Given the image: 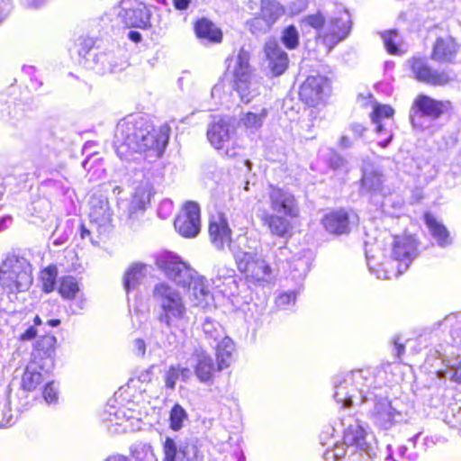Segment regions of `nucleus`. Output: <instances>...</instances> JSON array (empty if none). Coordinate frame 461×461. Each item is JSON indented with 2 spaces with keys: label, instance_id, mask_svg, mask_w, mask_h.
Here are the masks:
<instances>
[{
  "label": "nucleus",
  "instance_id": "ddd939ff",
  "mask_svg": "<svg viewBox=\"0 0 461 461\" xmlns=\"http://www.w3.org/2000/svg\"><path fill=\"white\" fill-rule=\"evenodd\" d=\"M350 28L348 15L342 14L329 21L326 28L318 34L317 40L330 51L348 36Z\"/></svg>",
  "mask_w": 461,
  "mask_h": 461
},
{
  "label": "nucleus",
  "instance_id": "c756f323",
  "mask_svg": "<svg viewBox=\"0 0 461 461\" xmlns=\"http://www.w3.org/2000/svg\"><path fill=\"white\" fill-rule=\"evenodd\" d=\"M234 350L235 345L230 339H224L217 344L215 357L218 369L222 371L230 366Z\"/></svg>",
  "mask_w": 461,
  "mask_h": 461
},
{
  "label": "nucleus",
  "instance_id": "e433bc0d",
  "mask_svg": "<svg viewBox=\"0 0 461 461\" xmlns=\"http://www.w3.org/2000/svg\"><path fill=\"white\" fill-rule=\"evenodd\" d=\"M381 36L384 40V48L389 54L402 55L403 53L400 44L396 41L397 32L395 30L384 32Z\"/></svg>",
  "mask_w": 461,
  "mask_h": 461
},
{
  "label": "nucleus",
  "instance_id": "4be33fe9",
  "mask_svg": "<svg viewBox=\"0 0 461 461\" xmlns=\"http://www.w3.org/2000/svg\"><path fill=\"white\" fill-rule=\"evenodd\" d=\"M193 31L197 40L211 44H221L223 41V32L212 20L200 17L194 21Z\"/></svg>",
  "mask_w": 461,
  "mask_h": 461
},
{
  "label": "nucleus",
  "instance_id": "412c9836",
  "mask_svg": "<svg viewBox=\"0 0 461 461\" xmlns=\"http://www.w3.org/2000/svg\"><path fill=\"white\" fill-rule=\"evenodd\" d=\"M321 224L330 234H348L350 231L349 212L343 208L332 210L323 215Z\"/></svg>",
  "mask_w": 461,
  "mask_h": 461
},
{
  "label": "nucleus",
  "instance_id": "f257e3e1",
  "mask_svg": "<svg viewBox=\"0 0 461 461\" xmlns=\"http://www.w3.org/2000/svg\"><path fill=\"white\" fill-rule=\"evenodd\" d=\"M170 131L167 124L154 127L143 117L126 116L115 126V152L121 159H128L135 153L160 158L168 143Z\"/></svg>",
  "mask_w": 461,
  "mask_h": 461
},
{
  "label": "nucleus",
  "instance_id": "a18cd8bd",
  "mask_svg": "<svg viewBox=\"0 0 461 461\" xmlns=\"http://www.w3.org/2000/svg\"><path fill=\"white\" fill-rule=\"evenodd\" d=\"M42 395H43L44 400L48 403H53V402H57L58 392H57L56 388L54 387L53 382H49L46 384V385L43 389V392H42Z\"/></svg>",
  "mask_w": 461,
  "mask_h": 461
},
{
  "label": "nucleus",
  "instance_id": "f704fd0d",
  "mask_svg": "<svg viewBox=\"0 0 461 461\" xmlns=\"http://www.w3.org/2000/svg\"><path fill=\"white\" fill-rule=\"evenodd\" d=\"M187 418L185 409L178 403L173 405L169 411V427L174 431H178L182 427L184 420Z\"/></svg>",
  "mask_w": 461,
  "mask_h": 461
},
{
  "label": "nucleus",
  "instance_id": "e2e57ef3",
  "mask_svg": "<svg viewBox=\"0 0 461 461\" xmlns=\"http://www.w3.org/2000/svg\"><path fill=\"white\" fill-rule=\"evenodd\" d=\"M367 374H368V375H374V373H372V372H370V371H368V370H367Z\"/></svg>",
  "mask_w": 461,
  "mask_h": 461
},
{
  "label": "nucleus",
  "instance_id": "bf43d9fd",
  "mask_svg": "<svg viewBox=\"0 0 461 461\" xmlns=\"http://www.w3.org/2000/svg\"><path fill=\"white\" fill-rule=\"evenodd\" d=\"M33 323H34V326H40L42 323L41 319L39 315H36L33 318Z\"/></svg>",
  "mask_w": 461,
  "mask_h": 461
},
{
  "label": "nucleus",
  "instance_id": "473e14b6",
  "mask_svg": "<svg viewBox=\"0 0 461 461\" xmlns=\"http://www.w3.org/2000/svg\"><path fill=\"white\" fill-rule=\"evenodd\" d=\"M151 196V191L148 186L136 187L131 199V212L146 210L150 203Z\"/></svg>",
  "mask_w": 461,
  "mask_h": 461
},
{
  "label": "nucleus",
  "instance_id": "c9c22d12",
  "mask_svg": "<svg viewBox=\"0 0 461 461\" xmlns=\"http://www.w3.org/2000/svg\"><path fill=\"white\" fill-rule=\"evenodd\" d=\"M281 41L287 50H295L299 46V33L294 24L288 25L283 30Z\"/></svg>",
  "mask_w": 461,
  "mask_h": 461
},
{
  "label": "nucleus",
  "instance_id": "1a4fd4ad",
  "mask_svg": "<svg viewBox=\"0 0 461 461\" xmlns=\"http://www.w3.org/2000/svg\"><path fill=\"white\" fill-rule=\"evenodd\" d=\"M259 13L247 21L252 34H264L285 14V8L277 0H259Z\"/></svg>",
  "mask_w": 461,
  "mask_h": 461
},
{
  "label": "nucleus",
  "instance_id": "4468645a",
  "mask_svg": "<svg viewBox=\"0 0 461 461\" xmlns=\"http://www.w3.org/2000/svg\"><path fill=\"white\" fill-rule=\"evenodd\" d=\"M461 45L452 35L438 36L430 50V59L439 64H454L459 55Z\"/></svg>",
  "mask_w": 461,
  "mask_h": 461
},
{
  "label": "nucleus",
  "instance_id": "f8f14e48",
  "mask_svg": "<svg viewBox=\"0 0 461 461\" xmlns=\"http://www.w3.org/2000/svg\"><path fill=\"white\" fill-rule=\"evenodd\" d=\"M200 208L194 202H186L174 221L176 230L185 238H194L200 231Z\"/></svg>",
  "mask_w": 461,
  "mask_h": 461
},
{
  "label": "nucleus",
  "instance_id": "aec40b11",
  "mask_svg": "<svg viewBox=\"0 0 461 461\" xmlns=\"http://www.w3.org/2000/svg\"><path fill=\"white\" fill-rule=\"evenodd\" d=\"M157 267L162 270L167 278L177 283L182 282V278L188 275L187 266L179 257L171 253H164L157 258Z\"/></svg>",
  "mask_w": 461,
  "mask_h": 461
},
{
  "label": "nucleus",
  "instance_id": "39448f33",
  "mask_svg": "<svg viewBox=\"0 0 461 461\" xmlns=\"http://www.w3.org/2000/svg\"><path fill=\"white\" fill-rule=\"evenodd\" d=\"M235 265L246 283L262 285L268 282L272 275L270 264L258 253L240 252L235 256Z\"/></svg>",
  "mask_w": 461,
  "mask_h": 461
},
{
  "label": "nucleus",
  "instance_id": "7ed1b4c3",
  "mask_svg": "<svg viewBox=\"0 0 461 461\" xmlns=\"http://www.w3.org/2000/svg\"><path fill=\"white\" fill-rule=\"evenodd\" d=\"M153 296L159 303L158 321L173 330H183L188 323L187 308L179 293L168 284L161 282L153 288Z\"/></svg>",
  "mask_w": 461,
  "mask_h": 461
},
{
  "label": "nucleus",
  "instance_id": "5fc2aeb1",
  "mask_svg": "<svg viewBox=\"0 0 461 461\" xmlns=\"http://www.w3.org/2000/svg\"><path fill=\"white\" fill-rule=\"evenodd\" d=\"M364 373V370L363 369H359V370H357V371H353L350 375V378L352 380H359V379H367V376L366 375H363Z\"/></svg>",
  "mask_w": 461,
  "mask_h": 461
},
{
  "label": "nucleus",
  "instance_id": "6e6552de",
  "mask_svg": "<svg viewBox=\"0 0 461 461\" xmlns=\"http://www.w3.org/2000/svg\"><path fill=\"white\" fill-rule=\"evenodd\" d=\"M330 92L327 77L317 74L308 76L299 87V100L309 108L325 104V98Z\"/></svg>",
  "mask_w": 461,
  "mask_h": 461
},
{
  "label": "nucleus",
  "instance_id": "a19ab883",
  "mask_svg": "<svg viewBox=\"0 0 461 461\" xmlns=\"http://www.w3.org/2000/svg\"><path fill=\"white\" fill-rule=\"evenodd\" d=\"M267 110H263L260 113L251 112L246 113L242 117V122L247 128H259L262 125L264 118L267 116Z\"/></svg>",
  "mask_w": 461,
  "mask_h": 461
},
{
  "label": "nucleus",
  "instance_id": "37998d69",
  "mask_svg": "<svg viewBox=\"0 0 461 461\" xmlns=\"http://www.w3.org/2000/svg\"><path fill=\"white\" fill-rule=\"evenodd\" d=\"M162 447L164 453L163 461H176L177 450L175 440L168 437L166 438Z\"/></svg>",
  "mask_w": 461,
  "mask_h": 461
},
{
  "label": "nucleus",
  "instance_id": "5701e85b",
  "mask_svg": "<svg viewBox=\"0 0 461 461\" xmlns=\"http://www.w3.org/2000/svg\"><path fill=\"white\" fill-rule=\"evenodd\" d=\"M401 413L396 411L392 402L386 399L378 400L375 402L371 417L375 423L382 429H389L393 426Z\"/></svg>",
  "mask_w": 461,
  "mask_h": 461
},
{
  "label": "nucleus",
  "instance_id": "c03bdc74",
  "mask_svg": "<svg viewBox=\"0 0 461 461\" xmlns=\"http://www.w3.org/2000/svg\"><path fill=\"white\" fill-rule=\"evenodd\" d=\"M179 461H200L197 449L192 445H185L180 447Z\"/></svg>",
  "mask_w": 461,
  "mask_h": 461
},
{
  "label": "nucleus",
  "instance_id": "864d4df0",
  "mask_svg": "<svg viewBox=\"0 0 461 461\" xmlns=\"http://www.w3.org/2000/svg\"><path fill=\"white\" fill-rule=\"evenodd\" d=\"M128 38L135 43H139L142 39L141 34L137 31H131L128 33Z\"/></svg>",
  "mask_w": 461,
  "mask_h": 461
},
{
  "label": "nucleus",
  "instance_id": "a211bd4d",
  "mask_svg": "<svg viewBox=\"0 0 461 461\" xmlns=\"http://www.w3.org/2000/svg\"><path fill=\"white\" fill-rule=\"evenodd\" d=\"M418 254V242L411 234L394 235L392 244V258L408 267Z\"/></svg>",
  "mask_w": 461,
  "mask_h": 461
},
{
  "label": "nucleus",
  "instance_id": "680f3d73",
  "mask_svg": "<svg viewBox=\"0 0 461 461\" xmlns=\"http://www.w3.org/2000/svg\"><path fill=\"white\" fill-rule=\"evenodd\" d=\"M12 419H8L5 422L0 421V426L5 427L10 424Z\"/></svg>",
  "mask_w": 461,
  "mask_h": 461
},
{
  "label": "nucleus",
  "instance_id": "72a5a7b5",
  "mask_svg": "<svg viewBox=\"0 0 461 461\" xmlns=\"http://www.w3.org/2000/svg\"><path fill=\"white\" fill-rule=\"evenodd\" d=\"M58 274V267L54 264H50L41 270L39 281L43 293L50 294L55 290Z\"/></svg>",
  "mask_w": 461,
  "mask_h": 461
},
{
  "label": "nucleus",
  "instance_id": "2eb2a0df",
  "mask_svg": "<svg viewBox=\"0 0 461 461\" xmlns=\"http://www.w3.org/2000/svg\"><path fill=\"white\" fill-rule=\"evenodd\" d=\"M412 110L420 116L437 120L452 110L449 100H438L425 94H419L413 100Z\"/></svg>",
  "mask_w": 461,
  "mask_h": 461
},
{
  "label": "nucleus",
  "instance_id": "f03ea898",
  "mask_svg": "<svg viewBox=\"0 0 461 461\" xmlns=\"http://www.w3.org/2000/svg\"><path fill=\"white\" fill-rule=\"evenodd\" d=\"M255 209L262 225L276 239L290 240L294 233L293 220L301 214L297 196L289 189L268 184L258 197Z\"/></svg>",
  "mask_w": 461,
  "mask_h": 461
},
{
  "label": "nucleus",
  "instance_id": "f3484780",
  "mask_svg": "<svg viewBox=\"0 0 461 461\" xmlns=\"http://www.w3.org/2000/svg\"><path fill=\"white\" fill-rule=\"evenodd\" d=\"M263 51L267 68L272 77H280L288 69L290 62L288 54L281 48L276 39L266 41Z\"/></svg>",
  "mask_w": 461,
  "mask_h": 461
},
{
  "label": "nucleus",
  "instance_id": "393cba45",
  "mask_svg": "<svg viewBox=\"0 0 461 461\" xmlns=\"http://www.w3.org/2000/svg\"><path fill=\"white\" fill-rule=\"evenodd\" d=\"M194 306L205 308L213 299L209 285L203 277L192 278L188 283Z\"/></svg>",
  "mask_w": 461,
  "mask_h": 461
},
{
  "label": "nucleus",
  "instance_id": "09e8293b",
  "mask_svg": "<svg viewBox=\"0 0 461 461\" xmlns=\"http://www.w3.org/2000/svg\"><path fill=\"white\" fill-rule=\"evenodd\" d=\"M451 379L454 382L461 384V361L454 368Z\"/></svg>",
  "mask_w": 461,
  "mask_h": 461
},
{
  "label": "nucleus",
  "instance_id": "8fccbe9b",
  "mask_svg": "<svg viewBox=\"0 0 461 461\" xmlns=\"http://www.w3.org/2000/svg\"><path fill=\"white\" fill-rule=\"evenodd\" d=\"M394 350H395V355H396L397 358H401L405 352L404 344H402V342H400L398 340H395L394 341Z\"/></svg>",
  "mask_w": 461,
  "mask_h": 461
},
{
  "label": "nucleus",
  "instance_id": "7c9ffc66",
  "mask_svg": "<svg viewBox=\"0 0 461 461\" xmlns=\"http://www.w3.org/2000/svg\"><path fill=\"white\" fill-rule=\"evenodd\" d=\"M343 442L348 447L363 449L366 445V431L358 424L349 425L343 433Z\"/></svg>",
  "mask_w": 461,
  "mask_h": 461
},
{
  "label": "nucleus",
  "instance_id": "49530a36",
  "mask_svg": "<svg viewBox=\"0 0 461 461\" xmlns=\"http://www.w3.org/2000/svg\"><path fill=\"white\" fill-rule=\"evenodd\" d=\"M37 336V330L34 326H31L28 329L24 330L22 334L19 336L20 340H31L34 339Z\"/></svg>",
  "mask_w": 461,
  "mask_h": 461
},
{
  "label": "nucleus",
  "instance_id": "cd10ccee",
  "mask_svg": "<svg viewBox=\"0 0 461 461\" xmlns=\"http://www.w3.org/2000/svg\"><path fill=\"white\" fill-rule=\"evenodd\" d=\"M45 375L47 374L41 368L35 367V365L30 363L22 375V389L27 392L35 391L43 384Z\"/></svg>",
  "mask_w": 461,
  "mask_h": 461
},
{
  "label": "nucleus",
  "instance_id": "20e7f679",
  "mask_svg": "<svg viewBox=\"0 0 461 461\" xmlns=\"http://www.w3.org/2000/svg\"><path fill=\"white\" fill-rule=\"evenodd\" d=\"M33 281L32 267L16 256L7 257L0 266V287L7 294L27 291Z\"/></svg>",
  "mask_w": 461,
  "mask_h": 461
},
{
  "label": "nucleus",
  "instance_id": "3c124183",
  "mask_svg": "<svg viewBox=\"0 0 461 461\" xmlns=\"http://www.w3.org/2000/svg\"><path fill=\"white\" fill-rule=\"evenodd\" d=\"M224 461H245V456L241 452H237L230 456H226Z\"/></svg>",
  "mask_w": 461,
  "mask_h": 461
},
{
  "label": "nucleus",
  "instance_id": "9b49d317",
  "mask_svg": "<svg viewBox=\"0 0 461 461\" xmlns=\"http://www.w3.org/2000/svg\"><path fill=\"white\" fill-rule=\"evenodd\" d=\"M122 7L119 13L121 22L126 28L148 30L151 28V13L140 0H122Z\"/></svg>",
  "mask_w": 461,
  "mask_h": 461
},
{
  "label": "nucleus",
  "instance_id": "423d86ee",
  "mask_svg": "<svg viewBox=\"0 0 461 461\" xmlns=\"http://www.w3.org/2000/svg\"><path fill=\"white\" fill-rule=\"evenodd\" d=\"M407 66L412 77L419 83L434 87H444L456 78L451 69H437L432 68L427 59L421 56H412L408 59Z\"/></svg>",
  "mask_w": 461,
  "mask_h": 461
},
{
  "label": "nucleus",
  "instance_id": "6ab92c4d",
  "mask_svg": "<svg viewBox=\"0 0 461 461\" xmlns=\"http://www.w3.org/2000/svg\"><path fill=\"white\" fill-rule=\"evenodd\" d=\"M250 54L244 47L238 51L236 64L232 71L233 89L242 93L249 90L251 78Z\"/></svg>",
  "mask_w": 461,
  "mask_h": 461
},
{
  "label": "nucleus",
  "instance_id": "dca6fc26",
  "mask_svg": "<svg viewBox=\"0 0 461 461\" xmlns=\"http://www.w3.org/2000/svg\"><path fill=\"white\" fill-rule=\"evenodd\" d=\"M208 234L212 244L218 249H223L232 242V230L223 212H218L210 216Z\"/></svg>",
  "mask_w": 461,
  "mask_h": 461
},
{
  "label": "nucleus",
  "instance_id": "de8ad7c7",
  "mask_svg": "<svg viewBox=\"0 0 461 461\" xmlns=\"http://www.w3.org/2000/svg\"><path fill=\"white\" fill-rule=\"evenodd\" d=\"M191 3V0H173V6L178 11L186 10Z\"/></svg>",
  "mask_w": 461,
  "mask_h": 461
},
{
  "label": "nucleus",
  "instance_id": "ea45409f",
  "mask_svg": "<svg viewBox=\"0 0 461 461\" xmlns=\"http://www.w3.org/2000/svg\"><path fill=\"white\" fill-rule=\"evenodd\" d=\"M384 176L377 171H372L362 178V185L368 190H377L383 185Z\"/></svg>",
  "mask_w": 461,
  "mask_h": 461
},
{
  "label": "nucleus",
  "instance_id": "c85d7f7f",
  "mask_svg": "<svg viewBox=\"0 0 461 461\" xmlns=\"http://www.w3.org/2000/svg\"><path fill=\"white\" fill-rule=\"evenodd\" d=\"M423 220L439 246L445 247L450 243L447 229L431 212H426L423 214Z\"/></svg>",
  "mask_w": 461,
  "mask_h": 461
},
{
  "label": "nucleus",
  "instance_id": "0eeeda50",
  "mask_svg": "<svg viewBox=\"0 0 461 461\" xmlns=\"http://www.w3.org/2000/svg\"><path fill=\"white\" fill-rule=\"evenodd\" d=\"M206 136L211 145L222 151L226 157L234 158L238 155L240 145L235 139V128L229 119L213 121L208 127Z\"/></svg>",
  "mask_w": 461,
  "mask_h": 461
},
{
  "label": "nucleus",
  "instance_id": "4c0bfd02",
  "mask_svg": "<svg viewBox=\"0 0 461 461\" xmlns=\"http://www.w3.org/2000/svg\"><path fill=\"white\" fill-rule=\"evenodd\" d=\"M142 267L135 265L130 267L124 275V288L127 292L135 288L140 283L142 277Z\"/></svg>",
  "mask_w": 461,
  "mask_h": 461
},
{
  "label": "nucleus",
  "instance_id": "bb28decb",
  "mask_svg": "<svg viewBox=\"0 0 461 461\" xmlns=\"http://www.w3.org/2000/svg\"><path fill=\"white\" fill-rule=\"evenodd\" d=\"M372 112L369 114L370 120L375 124L377 133L387 131V129L382 123L383 120L393 119L394 110L390 104H380L377 101L371 103Z\"/></svg>",
  "mask_w": 461,
  "mask_h": 461
},
{
  "label": "nucleus",
  "instance_id": "9d476101",
  "mask_svg": "<svg viewBox=\"0 0 461 461\" xmlns=\"http://www.w3.org/2000/svg\"><path fill=\"white\" fill-rule=\"evenodd\" d=\"M57 348L58 340L54 335L46 333L40 336L33 344L30 363L50 374L55 366Z\"/></svg>",
  "mask_w": 461,
  "mask_h": 461
},
{
  "label": "nucleus",
  "instance_id": "b1692460",
  "mask_svg": "<svg viewBox=\"0 0 461 461\" xmlns=\"http://www.w3.org/2000/svg\"><path fill=\"white\" fill-rule=\"evenodd\" d=\"M89 219L92 223L105 226L111 222L112 213L106 198L94 194L89 200Z\"/></svg>",
  "mask_w": 461,
  "mask_h": 461
},
{
  "label": "nucleus",
  "instance_id": "79ce46f5",
  "mask_svg": "<svg viewBox=\"0 0 461 461\" xmlns=\"http://www.w3.org/2000/svg\"><path fill=\"white\" fill-rule=\"evenodd\" d=\"M303 23L309 27L319 31L324 27L325 17L321 12L318 11L314 14L306 15L303 19Z\"/></svg>",
  "mask_w": 461,
  "mask_h": 461
},
{
  "label": "nucleus",
  "instance_id": "052dcab7",
  "mask_svg": "<svg viewBox=\"0 0 461 461\" xmlns=\"http://www.w3.org/2000/svg\"><path fill=\"white\" fill-rule=\"evenodd\" d=\"M340 144H341L342 146H348V145H349V140H348V137H342V138L340 139Z\"/></svg>",
  "mask_w": 461,
  "mask_h": 461
},
{
  "label": "nucleus",
  "instance_id": "4d7b16f0",
  "mask_svg": "<svg viewBox=\"0 0 461 461\" xmlns=\"http://www.w3.org/2000/svg\"><path fill=\"white\" fill-rule=\"evenodd\" d=\"M61 323L59 319H50L47 321V324L50 327H57Z\"/></svg>",
  "mask_w": 461,
  "mask_h": 461
},
{
  "label": "nucleus",
  "instance_id": "13d9d810",
  "mask_svg": "<svg viewBox=\"0 0 461 461\" xmlns=\"http://www.w3.org/2000/svg\"><path fill=\"white\" fill-rule=\"evenodd\" d=\"M392 139H393V135L390 134L389 137L384 141L380 143V146L383 148L386 147L387 144L392 140Z\"/></svg>",
  "mask_w": 461,
  "mask_h": 461
},
{
  "label": "nucleus",
  "instance_id": "58836bf2",
  "mask_svg": "<svg viewBox=\"0 0 461 461\" xmlns=\"http://www.w3.org/2000/svg\"><path fill=\"white\" fill-rule=\"evenodd\" d=\"M189 373L186 367L170 366L165 375V385L168 389H174L176 382L180 375L185 376Z\"/></svg>",
  "mask_w": 461,
  "mask_h": 461
},
{
  "label": "nucleus",
  "instance_id": "603ef678",
  "mask_svg": "<svg viewBox=\"0 0 461 461\" xmlns=\"http://www.w3.org/2000/svg\"><path fill=\"white\" fill-rule=\"evenodd\" d=\"M104 461H131L128 456L121 455V454H114L112 456H109Z\"/></svg>",
  "mask_w": 461,
  "mask_h": 461
},
{
  "label": "nucleus",
  "instance_id": "a878e982",
  "mask_svg": "<svg viewBox=\"0 0 461 461\" xmlns=\"http://www.w3.org/2000/svg\"><path fill=\"white\" fill-rule=\"evenodd\" d=\"M219 372L221 370L214 365L210 356L203 355L199 357L194 366V374L202 383H212Z\"/></svg>",
  "mask_w": 461,
  "mask_h": 461
},
{
  "label": "nucleus",
  "instance_id": "6e6d98bb",
  "mask_svg": "<svg viewBox=\"0 0 461 461\" xmlns=\"http://www.w3.org/2000/svg\"><path fill=\"white\" fill-rule=\"evenodd\" d=\"M79 230L81 239H86L91 234L90 230L83 223L80 225Z\"/></svg>",
  "mask_w": 461,
  "mask_h": 461
},
{
  "label": "nucleus",
  "instance_id": "2f4dec72",
  "mask_svg": "<svg viewBox=\"0 0 461 461\" xmlns=\"http://www.w3.org/2000/svg\"><path fill=\"white\" fill-rule=\"evenodd\" d=\"M79 292L80 286L76 277L63 276L59 279L58 293L64 300L72 301L76 299Z\"/></svg>",
  "mask_w": 461,
  "mask_h": 461
}]
</instances>
